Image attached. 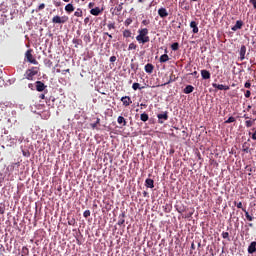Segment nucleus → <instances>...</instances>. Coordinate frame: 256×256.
<instances>
[{
	"mask_svg": "<svg viewBox=\"0 0 256 256\" xmlns=\"http://www.w3.org/2000/svg\"><path fill=\"white\" fill-rule=\"evenodd\" d=\"M136 41H138V43H142V45H145V43H149V41H151V38L149 37V29H139L138 35L136 36Z\"/></svg>",
	"mask_w": 256,
	"mask_h": 256,
	"instance_id": "f257e3e1",
	"label": "nucleus"
},
{
	"mask_svg": "<svg viewBox=\"0 0 256 256\" xmlns=\"http://www.w3.org/2000/svg\"><path fill=\"white\" fill-rule=\"evenodd\" d=\"M38 74H39V67H31L30 69L26 70L24 77L28 81H33L35 75H38Z\"/></svg>",
	"mask_w": 256,
	"mask_h": 256,
	"instance_id": "f03ea898",
	"label": "nucleus"
},
{
	"mask_svg": "<svg viewBox=\"0 0 256 256\" xmlns=\"http://www.w3.org/2000/svg\"><path fill=\"white\" fill-rule=\"evenodd\" d=\"M25 59L26 61H28V63H31L32 65H39V62L33 56V49H28L25 52Z\"/></svg>",
	"mask_w": 256,
	"mask_h": 256,
	"instance_id": "7ed1b4c3",
	"label": "nucleus"
},
{
	"mask_svg": "<svg viewBox=\"0 0 256 256\" xmlns=\"http://www.w3.org/2000/svg\"><path fill=\"white\" fill-rule=\"evenodd\" d=\"M69 21V17L68 16H59L56 15L52 18V23H56V24H64L67 23Z\"/></svg>",
	"mask_w": 256,
	"mask_h": 256,
	"instance_id": "20e7f679",
	"label": "nucleus"
},
{
	"mask_svg": "<svg viewBox=\"0 0 256 256\" xmlns=\"http://www.w3.org/2000/svg\"><path fill=\"white\" fill-rule=\"evenodd\" d=\"M157 117H158V123H160V125H163L165 121L169 119V112L165 111L162 114H158Z\"/></svg>",
	"mask_w": 256,
	"mask_h": 256,
	"instance_id": "39448f33",
	"label": "nucleus"
},
{
	"mask_svg": "<svg viewBox=\"0 0 256 256\" xmlns=\"http://www.w3.org/2000/svg\"><path fill=\"white\" fill-rule=\"evenodd\" d=\"M35 87H36V91H38V93H43V91H45L47 89V85H45V83H43L42 81H36Z\"/></svg>",
	"mask_w": 256,
	"mask_h": 256,
	"instance_id": "423d86ee",
	"label": "nucleus"
},
{
	"mask_svg": "<svg viewBox=\"0 0 256 256\" xmlns=\"http://www.w3.org/2000/svg\"><path fill=\"white\" fill-rule=\"evenodd\" d=\"M212 87L214 89H218L219 91H229V89H230V87L227 85L217 84V83H213Z\"/></svg>",
	"mask_w": 256,
	"mask_h": 256,
	"instance_id": "0eeeda50",
	"label": "nucleus"
},
{
	"mask_svg": "<svg viewBox=\"0 0 256 256\" xmlns=\"http://www.w3.org/2000/svg\"><path fill=\"white\" fill-rule=\"evenodd\" d=\"M121 101H122L124 107H129V105H131V103H133V101L131 100V97H129V96H123L121 98Z\"/></svg>",
	"mask_w": 256,
	"mask_h": 256,
	"instance_id": "6e6552de",
	"label": "nucleus"
},
{
	"mask_svg": "<svg viewBox=\"0 0 256 256\" xmlns=\"http://www.w3.org/2000/svg\"><path fill=\"white\" fill-rule=\"evenodd\" d=\"M158 15L159 17H161L162 19H165V17H169V12H167L166 8H160L158 10Z\"/></svg>",
	"mask_w": 256,
	"mask_h": 256,
	"instance_id": "1a4fd4ad",
	"label": "nucleus"
},
{
	"mask_svg": "<svg viewBox=\"0 0 256 256\" xmlns=\"http://www.w3.org/2000/svg\"><path fill=\"white\" fill-rule=\"evenodd\" d=\"M246 53H247V47L245 45H242L239 51L240 61H244Z\"/></svg>",
	"mask_w": 256,
	"mask_h": 256,
	"instance_id": "9d476101",
	"label": "nucleus"
},
{
	"mask_svg": "<svg viewBox=\"0 0 256 256\" xmlns=\"http://www.w3.org/2000/svg\"><path fill=\"white\" fill-rule=\"evenodd\" d=\"M248 253L249 255H253V253H256V242L253 241L250 243V245L248 246Z\"/></svg>",
	"mask_w": 256,
	"mask_h": 256,
	"instance_id": "9b49d317",
	"label": "nucleus"
},
{
	"mask_svg": "<svg viewBox=\"0 0 256 256\" xmlns=\"http://www.w3.org/2000/svg\"><path fill=\"white\" fill-rule=\"evenodd\" d=\"M102 11H103V10H101V8L95 7V8H92V9L90 10V14H91V15H94V17H97V16L101 15Z\"/></svg>",
	"mask_w": 256,
	"mask_h": 256,
	"instance_id": "f8f14e48",
	"label": "nucleus"
},
{
	"mask_svg": "<svg viewBox=\"0 0 256 256\" xmlns=\"http://www.w3.org/2000/svg\"><path fill=\"white\" fill-rule=\"evenodd\" d=\"M175 81H177V76H175V74L171 73L169 76V80L166 83L162 84V87L165 85H170V83H175Z\"/></svg>",
	"mask_w": 256,
	"mask_h": 256,
	"instance_id": "ddd939ff",
	"label": "nucleus"
},
{
	"mask_svg": "<svg viewBox=\"0 0 256 256\" xmlns=\"http://www.w3.org/2000/svg\"><path fill=\"white\" fill-rule=\"evenodd\" d=\"M145 186L149 189H153V187H155V181H153L151 178H148L145 180Z\"/></svg>",
	"mask_w": 256,
	"mask_h": 256,
	"instance_id": "4468645a",
	"label": "nucleus"
},
{
	"mask_svg": "<svg viewBox=\"0 0 256 256\" xmlns=\"http://www.w3.org/2000/svg\"><path fill=\"white\" fill-rule=\"evenodd\" d=\"M243 28V22L238 20L236 24L231 28L233 31H239V29Z\"/></svg>",
	"mask_w": 256,
	"mask_h": 256,
	"instance_id": "2eb2a0df",
	"label": "nucleus"
},
{
	"mask_svg": "<svg viewBox=\"0 0 256 256\" xmlns=\"http://www.w3.org/2000/svg\"><path fill=\"white\" fill-rule=\"evenodd\" d=\"M193 91H195V87H193L192 85H187L184 88L183 93H185L186 95H189L190 93H193Z\"/></svg>",
	"mask_w": 256,
	"mask_h": 256,
	"instance_id": "dca6fc26",
	"label": "nucleus"
},
{
	"mask_svg": "<svg viewBox=\"0 0 256 256\" xmlns=\"http://www.w3.org/2000/svg\"><path fill=\"white\" fill-rule=\"evenodd\" d=\"M144 69H145L146 73L151 74V73H153V69H155V66H153V64H151V63H148L145 65Z\"/></svg>",
	"mask_w": 256,
	"mask_h": 256,
	"instance_id": "f3484780",
	"label": "nucleus"
},
{
	"mask_svg": "<svg viewBox=\"0 0 256 256\" xmlns=\"http://www.w3.org/2000/svg\"><path fill=\"white\" fill-rule=\"evenodd\" d=\"M159 61L160 63H167V61H169V55H167V49H165V54L160 56Z\"/></svg>",
	"mask_w": 256,
	"mask_h": 256,
	"instance_id": "a211bd4d",
	"label": "nucleus"
},
{
	"mask_svg": "<svg viewBox=\"0 0 256 256\" xmlns=\"http://www.w3.org/2000/svg\"><path fill=\"white\" fill-rule=\"evenodd\" d=\"M190 27L193 33H199V27L197 26V22L195 21L190 22Z\"/></svg>",
	"mask_w": 256,
	"mask_h": 256,
	"instance_id": "6ab92c4d",
	"label": "nucleus"
},
{
	"mask_svg": "<svg viewBox=\"0 0 256 256\" xmlns=\"http://www.w3.org/2000/svg\"><path fill=\"white\" fill-rule=\"evenodd\" d=\"M202 79H211V73L208 70H201Z\"/></svg>",
	"mask_w": 256,
	"mask_h": 256,
	"instance_id": "aec40b11",
	"label": "nucleus"
},
{
	"mask_svg": "<svg viewBox=\"0 0 256 256\" xmlns=\"http://www.w3.org/2000/svg\"><path fill=\"white\" fill-rule=\"evenodd\" d=\"M73 11H75V6H73V4L70 3L65 6L66 13H73Z\"/></svg>",
	"mask_w": 256,
	"mask_h": 256,
	"instance_id": "412c9836",
	"label": "nucleus"
},
{
	"mask_svg": "<svg viewBox=\"0 0 256 256\" xmlns=\"http://www.w3.org/2000/svg\"><path fill=\"white\" fill-rule=\"evenodd\" d=\"M115 15H121V11H123V3L117 5L114 9Z\"/></svg>",
	"mask_w": 256,
	"mask_h": 256,
	"instance_id": "4be33fe9",
	"label": "nucleus"
},
{
	"mask_svg": "<svg viewBox=\"0 0 256 256\" xmlns=\"http://www.w3.org/2000/svg\"><path fill=\"white\" fill-rule=\"evenodd\" d=\"M255 121H256V119L246 120L245 121V127H247V129H250V127H253V125H255Z\"/></svg>",
	"mask_w": 256,
	"mask_h": 256,
	"instance_id": "5701e85b",
	"label": "nucleus"
},
{
	"mask_svg": "<svg viewBox=\"0 0 256 256\" xmlns=\"http://www.w3.org/2000/svg\"><path fill=\"white\" fill-rule=\"evenodd\" d=\"M249 147H251V144H249V142H244L242 145V151L244 153H249Z\"/></svg>",
	"mask_w": 256,
	"mask_h": 256,
	"instance_id": "b1692460",
	"label": "nucleus"
},
{
	"mask_svg": "<svg viewBox=\"0 0 256 256\" xmlns=\"http://www.w3.org/2000/svg\"><path fill=\"white\" fill-rule=\"evenodd\" d=\"M117 122L119 125H123V127H125L127 125V121L125 120V118L123 116H119L117 118Z\"/></svg>",
	"mask_w": 256,
	"mask_h": 256,
	"instance_id": "393cba45",
	"label": "nucleus"
},
{
	"mask_svg": "<svg viewBox=\"0 0 256 256\" xmlns=\"http://www.w3.org/2000/svg\"><path fill=\"white\" fill-rule=\"evenodd\" d=\"M124 224H125V212L119 215V220H118V225H124Z\"/></svg>",
	"mask_w": 256,
	"mask_h": 256,
	"instance_id": "a878e982",
	"label": "nucleus"
},
{
	"mask_svg": "<svg viewBox=\"0 0 256 256\" xmlns=\"http://www.w3.org/2000/svg\"><path fill=\"white\" fill-rule=\"evenodd\" d=\"M140 119H141V121H143L144 123H146V121H149V114H147V113H142V114L140 115Z\"/></svg>",
	"mask_w": 256,
	"mask_h": 256,
	"instance_id": "bb28decb",
	"label": "nucleus"
},
{
	"mask_svg": "<svg viewBox=\"0 0 256 256\" xmlns=\"http://www.w3.org/2000/svg\"><path fill=\"white\" fill-rule=\"evenodd\" d=\"M72 43L75 45L76 48H78L79 45H83V40H81V39H73Z\"/></svg>",
	"mask_w": 256,
	"mask_h": 256,
	"instance_id": "cd10ccee",
	"label": "nucleus"
},
{
	"mask_svg": "<svg viewBox=\"0 0 256 256\" xmlns=\"http://www.w3.org/2000/svg\"><path fill=\"white\" fill-rule=\"evenodd\" d=\"M137 50V44L135 42H132L128 46V51H136Z\"/></svg>",
	"mask_w": 256,
	"mask_h": 256,
	"instance_id": "c85d7f7f",
	"label": "nucleus"
},
{
	"mask_svg": "<svg viewBox=\"0 0 256 256\" xmlns=\"http://www.w3.org/2000/svg\"><path fill=\"white\" fill-rule=\"evenodd\" d=\"M243 212L245 213V217L247 219V221H253V216H251L249 214V212L247 211V209H243Z\"/></svg>",
	"mask_w": 256,
	"mask_h": 256,
	"instance_id": "c756f323",
	"label": "nucleus"
},
{
	"mask_svg": "<svg viewBox=\"0 0 256 256\" xmlns=\"http://www.w3.org/2000/svg\"><path fill=\"white\" fill-rule=\"evenodd\" d=\"M132 89H133L134 91H137V89H145V86H142V87H141L139 83L135 82V83L132 85Z\"/></svg>",
	"mask_w": 256,
	"mask_h": 256,
	"instance_id": "7c9ffc66",
	"label": "nucleus"
},
{
	"mask_svg": "<svg viewBox=\"0 0 256 256\" xmlns=\"http://www.w3.org/2000/svg\"><path fill=\"white\" fill-rule=\"evenodd\" d=\"M22 256H29V248H27L26 246L22 247Z\"/></svg>",
	"mask_w": 256,
	"mask_h": 256,
	"instance_id": "2f4dec72",
	"label": "nucleus"
},
{
	"mask_svg": "<svg viewBox=\"0 0 256 256\" xmlns=\"http://www.w3.org/2000/svg\"><path fill=\"white\" fill-rule=\"evenodd\" d=\"M123 37L126 39H129V37H131V30H128V29L124 30Z\"/></svg>",
	"mask_w": 256,
	"mask_h": 256,
	"instance_id": "473e14b6",
	"label": "nucleus"
},
{
	"mask_svg": "<svg viewBox=\"0 0 256 256\" xmlns=\"http://www.w3.org/2000/svg\"><path fill=\"white\" fill-rule=\"evenodd\" d=\"M75 17H83V10L81 8H78L77 11L74 12Z\"/></svg>",
	"mask_w": 256,
	"mask_h": 256,
	"instance_id": "72a5a7b5",
	"label": "nucleus"
},
{
	"mask_svg": "<svg viewBox=\"0 0 256 256\" xmlns=\"http://www.w3.org/2000/svg\"><path fill=\"white\" fill-rule=\"evenodd\" d=\"M172 51H179V43L175 42L171 45Z\"/></svg>",
	"mask_w": 256,
	"mask_h": 256,
	"instance_id": "f704fd0d",
	"label": "nucleus"
},
{
	"mask_svg": "<svg viewBox=\"0 0 256 256\" xmlns=\"http://www.w3.org/2000/svg\"><path fill=\"white\" fill-rule=\"evenodd\" d=\"M234 205L237 207V209H241L242 211H243V209H245V208L243 207V202H237V201H235V202H234Z\"/></svg>",
	"mask_w": 256,
	"mask_h": 256,
	"instance_id": "c9c22d12",
	"label": "nucleus"
},
{
	"mask_svg": "<svg viewBox=\"0 0 256 256\" xmlns=\"http://www.w3.org/2000/svg\"><path fill=\"white\" fill-rule=\"evenodd\" d=\"M194 211H189L184 215L185 219H191L193 217Z\"/></svg>",
	"mask_w": 256,
	"mask_h": 256,
	"instance_id": "e433bc0d",
	"label": "nucleus"
},
{
	"mask_svg": "<svg viewBox=\"0 0 256 256\" xmlns=\"http://www.w3.org/2000/svg\"><path fill=\"white\" fill-rule=\"evenodd\" d=\"M99 123H101V118H97L96 122L91 124L92 129H95L97 127V125H99Z\"/></svg>",
	"mask_w": 256,
	"mask_h": 256,
	"instance_id": "4c0bfd02",
	"label": "nucleus"
},
{
	"mask_svg": "<svg viewBox=\"0 0 256 256\" xmlns=\"http://www.w3.org/2000/svg\"><path fill=\"white\" fill-rule=\"evenodd\" d=\"M235 121H236L235 117L231 116V117H229V118L225 121V123H226V124L235 123Z\"/></svg>",
	"mask_w": 256,
	"mask_h": 256,
	"instance_id": "58836bf2",
	"label": "nucleus"
},
{
	"mask_svg": "<svg viewBox=\"0 0 256 256\" xmlns=\"http://www.w3.org/2000/svg\"><path fill=\"white\" fill-rule=\"evenodd\" d=\"M0 215H5V204H0Z\"/></svg>",
	"mask_w": 256,
	"mask_h": 256,
	"instance_id": "ea45409f",
	"label": "nucleus"
},
{
	"mask_svg": "<svg viewBox=\"0 0 256 256\" xmlns=\"http://www.w3.org/2000/svg\"><path fill=\"white\" fill-rule=\"evenodd\" d=\"M83 217H85V219H87L88 217H91V211L90 210H85L83 213Z\"/></svg>",
	"mask_w": 256,
	"mask_h": 256,
	"instance_id": "a19ab883",
	"label": "nucleus"
},
{
	"mask_svg": "<svg viewBox=\"0 0 256 256\" xmlns=\"http://www.w3.org/2000/svg\"><path fill=\"white\" fill-rule=\"evenodd\" d=\"M131 23H133V20L131 18H128V19L125 20L124 25L126 27H129V25H131Z\"/></svg>",
	"mask_w": 256,
	"mask_h": 256,
	"instance_id": "79ce46f5",
	"label": "nucleus"
},
{
	"mask_svg": "<svg viewBox=\"0 0 256 256\" xmlns=\"http://www.w3.org/2000/svg\"><path fill=\"white\" fill-rule=\"evenodd\" d=\"M75 223H76L75 218H72V219L68 220V225H70L72 227H75Z\"/></svg>",
	"mask_w": 256,
	"mask_h": 256,
	"instance_id": "37998d69",
	"label": "nucleus"
},
{
	"mask_svg": "<svg viewBox=\"0 0 256 256\" xmlns=\"http://www.w3.org/2000/svg\"><path fill=\"white\" fill-rule=\"evenodd\" d=\"M222 237H223V239H227L228 241H230L229 232H222Z\"/></svg>",
	"mask_w": 256,
	"mask_h": 256,
	"instance_id": "c03bdc74",
	"label": "nucleus"
},
{
	"mask_svg": "<svg viewBox=\"0 0 256 256\" xmlns=\"http://www.w3.org/2000/svg\"><path fill=\"white\" fill-rule=\"evenodd\" d=\"M44 63H45V65H47L48 67H52V65H53V62H52L51 60H49V59L44 60Z\"/></svg>",
	"mask_w": 256,
	"mask_h": 256,
	"instance_id": "a18cd8bd",
	"label": "nucleus"
},
{
	"mask_svg": "<svg viewBox=\"0 0 256 256\" xmlns=\"http://www.w3.org/2000/svg\"><path fill=\"white\" fill-rule=\"evenodd\" d=\"M107 27L111 31V29H115V23H109Z\"/></svg>",
	"mask_w": 256,
	"mask_h": 256,
	"instance_id": "49530a36",
	"label": "nucleus"
},
{
	"mask_svg": "<svg viewBox=\"0 0 256 256\" xmlns=\"http://www.w3.org/2000/svg\"><path fill=\"white\" fill-rule=\"evenodd\" d=\"M244 87L246 89H251V82L247 81L245 84H244Z\"/></svg>",
	"mask_w": 256,
	"mask_h": 256,
	"instance_id": "de8ad7c7",
	"label": "nucleus"
},
{
	"mask_svg": "<svg viewBox=\"0 0 256 256\" xmlns=\"http://www.w3.org/2000/svg\"><path fill=\"white\" fill-rule=\"evenodd\" d=\"M245 97H246V99H249V97H251V91L250 90H247L245 92Z\"/></svg>",
	"mask_w": 256,
	"mask_h": 256,
	"instance_id": "09e8293b",
	"label": "nucleus"
},
{
	"mask_svg": "<svg viewBox=\"0 0 256 256\" xmlns=\"http://www.w3.org/2000/svg\"><path fill=\"white\" fill-rule=\"evenodd\" d=\"M115 61H117V56H111L110 63H115Z\"/></svg>",
	"mask_w": 256,
	"mask_h": 256,
	"instance_id": "8fccbe9b",
	"label": "nucleus"
},
{
	"mask_svg": "<svg viewBox=\"0 0 256 256\" xmlns=\"http://www.w3.org/2000/svg\"><path fill=\"white\" fill-rule=\"evenodd\" d=\"M252 131H254V133L252 134V139L253 141H256V129L253 128Z\"/></svg>",
	"mask_w": 256,
	"mask_h": 256,
	"instance_id": "3c124183",
	"label": "nucleus"
},
{
	"mask_svg": "<svg viewBox=\"0 0 256 256\" xmlns=\"http://www.w3.org/2000/svg\"><path fill=\"white\" fill-rule=\"evenodd\" d=\"M43 9H45V4L42 3L38 6V11H43Z\"/></svg>",
	"mask_w": 256,
	"mask_h": 256,
	"instance_id": "603ef678",
	"label": "nucleus"
},
{
	"mask_svg": "<svg viewBox=\"0 0 256 256\" xmlns=\"http://www.w3.org/2000/svg\"><path fill=\"white\" fill-rule=\"evenodd\" d=\"M4 84L5 80L3 79V77L0 76V87H3Z\"/></svg>",
	"mask_w": 256,
	"mask_h": 256,
	"instance_id": "864d4df0",
	"label": "nucleus"
},
{
	"mask_svg": "<svg viewBox=\"0 0 256 256\" xmlns=\"http://www.w3.org/2000/svg\"><path fill=\"white\" fill-rule=\"evenodd\" d=\"M249 1L253 5L254 9H256V0H249Z\"/></svg>",
	"mask_w": 256,
	"mask_h": 256,
	"instance_id": "5fc2aeb1",
	"label": "nucleus"
},
{
	"mask_svg": "<svg viewBox=\"0 0 256 256\" xmlns=\"http://www.w3.org/2000/svg\"><path fill=\"white\" fill-rule=\"evenodd\" d=\"M149 23H150L149 20H143V21H142V25H145V26L149 25Z\"/></svg>",
	"mask_w": 256,
	"mask_h": 256,
	"instance_id": "6e6d98bb",
	"label": "nucleus"
},
{
	"mask_svg": "<svg viewBox=\"0 0 256 256\" xmlns=\"http://www.w3.org/2000/svg\"><path fill=\"white\" fill-rule=\"evenodd\" d=\"M88 7H89V9H93V7H95V3L90 2V3L88 4Z\"/></svg>",
	"mask_w": 256,
	"mask_h": 256,
	"instance_id": "4d7b16f0",
	"label": "nucleus"
},
{
	"mask_svg": "<svg viewBox=\"0 0 256 256\" xmlns=\"http://www.w3.org/2000/svg\"><path fill=\"white\" fill-rule=\"evenodd\" d=\"M33 87H34L33 83H29V84H28V88L31 89V91H34V88H33Z\"/></svg>",
	"mask_w": 256,
	"mask_h": 256,
	"instance_id": "13d9d810",
	"label": "nucleus"
},
{
	"mask_svg": "<svg viewBox=\"0 0 256 256\" xmlns=\"http://www.w3.org/2000/svg\"><path fill=\"white\" fill-rule=\"evenodd\" d=\"M243 119H246L247 121H249L251 119V117H249V115H247V114H244Z\"/></svg>",
	"mask_w": 256,
	"mask_h": 256,
	"instance_id": "bf43d9fd",
	"label": "nucleus"
},
{
	"mask_svg": "<svg viewBox=\"0 0 256 256\" xmlns=\"http://www.w3.org/2000/svg\"><path fill=\"white\" fill-rule=\"evenodd\" d=\"M55 7H61V2L54 1Z\"/></svg>",
	"mask_w": 256,
	"mask_h": 256,
	"instance_id": "052dcab7",
	"label": "nucleus"
},
{
	"mask_svg": "<svg viewBox=\"0 0 256 256\" xmlns=\"http://www.w3.org/2000/svg\"><path fill=\"white\" fill-rule=\"evenodd\" d=\"M71 70L70 69H66L62 71V75H65V73H69Z\"/></svg>",
	"mask_w": 256,
	"mask_h": 256,
	"instance_id": "680f3d73",
	"label": "nucleus"
},
{
	"mask_svg": "<svg viewBox=\"0 0 256 256\" xmlns=\"http://www.w3.org/2000/svg\"><path fill=\"white\" fill-rule=\"evenodd\" d=\"M39 99H45V94H40Z\"/></svg>",
	"mask_w": 256,
	"mask_h": 256,
	"instance_id": "e2e57ef3",
	"label": "nucleus"
},
{
	"mask_svg": "<svg viewBox=\"0 0 256 256\" xmlns=\"http://www.w3.org/2000/svg\"><path fill=\"white\" fill-rule=\"evenodd\" d=\"M84 23L85 24L89 23V18L88 17L84 19Z\"/></svg>",
	"mask_w": 256,
	"mask_h": 256,
	"instance_id": "0e129e2a",
	"label": "nucleus"
},
{
	"mask_svg": "<svg viewBox=\"0 0 256 256\" xmlns=\"http://www.w3.org/2000/svg\"><path fill=\"white\" fill-rule=\"evenodd\" d=\"M147 195H149V193H147V191L143 192V197H147Z\"/></svg>",
	"mask_w": 256,
	"mask_h": 256,
	"instance_id": "69168bd1",
	"label": "nucleus"
},
{
	"mask_svg": "<svg viewBox=\"0 0 256 256\" xmlns=\"http://www.w3.org/2000/svg\"><path fill=\"white\" fill-rule=\"evenodd\" d=\"M191 75H193L194 77H196L197 71L192 72Z\"/></svg>",
	"mask_w": 256,
	"mask_h": 256,
	"instance_id": "338daca9",
	"label": "nucleus"
},
{
	"mask_svg": "<svg viewBox=\"0 0 256 256\" xmlns=\"http://www.w3.org/2000/svg\"><path fill=\"white\" fill-rule=\"evenodd\" d=\"M247 111H251V105L247 106Z\"/></svg>",
	"mask_w": 256,
	"mask_h": 256,
	"instance_id": "774afa93",
	"label": "nucleus"
}]
</instances>
